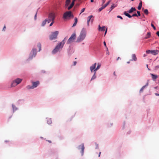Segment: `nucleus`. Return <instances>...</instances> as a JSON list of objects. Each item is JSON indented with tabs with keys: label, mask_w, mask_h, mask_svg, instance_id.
Wrapping results in <instances>:
<instances>
[{
	"label": "nucleus",
	"mask_w": 159,
	"mask_h": 159,
	"mask_svg": "<svg viewBox=\"0 0 159 159\" xmlns=\"http://www.w3.org/2000/svg\"><path fill=\"white\" fill-rule=\"evenodd\" d=\"M103 9H104L103 7H102V6L100 7V8H99V9H98V11H99V12H100L102 10H103Z\"/></svg>",
	"instance_id": "e433bc0d"
},
{
	"label": "nucleus",
	"mask_w": 159,
	"mask_h": 159,
	"mask_svg": "<svg viewBox=\"0 0 159 159\" xmlns=\"http://www.w3.org/2000/svg\"><path fill=\"white\" fill-rule=\"evenodd\" d=\"M46 120L48 124H50L52 123V120L51 118H47Z\"/></svg>",
	"instance_id": "393cba45"
},
{
	"label": "nucleus",
	"mask_w": 159,
	"mask_h": 159,
	"mask_svg": "<svg viewBox=\"0 0 159 159\" xmlns=\"http://www.w3.org/2000/svg\"><path fill=\"white\" fill-rule=\"evenodd\" d=\"M151 36V33L150 32H148L146 34V36L145 37V39H147L150 37Z\"/></svg>",
	"instance_id": "412c9836"
},
{
	"label": "nucleus",
	"mask_w": 159,
	"mask_h": 159,
	"mask_svg": "<svg viewBox=\"0 0 159 159\" xmlns=\"http://www.w3.org/2000/svg\"><path fill=\"white\" fill-rule=\"evenodd\" d=\"M142 7V2L141 0H140V2L139 4V6L138 7V9L139 10H140Z\"/></svg>",
	"instance_id": "4be33fe9"
},
{
	"label": "nucleus",
	"mask_w": 159,
	"mask_h": 159,
	"mask_svg": "<svg viewBox=\"0 0 159 159\" xmlns=\"http://www.w3.org/2000/svg\"><path fill=\"white\" fill-rule=\"evenodd\" d=\"M77 148L78 150H80V152L81 153V156H83L84 154L85 149L84 143H82L77 147Z\"/></svg>",
	"instance_id": "7ed1b4c3"
},
{
	"label": "nucleus",
	"mask_w": 159,
	"mask_h": 159,
	"mask_svg": "<svg viewBox=\"0 0 159 159\" xmlns=\"http://www.w3.org/2000/svg\"><path fill=\"white\" fill-rule=\"evenodd\" d=\"M6 26L5 25L4 26V27H3V30L4 31L5 30V29H6Z\"/></svg>",
	"instance_id": "13d9d810"
},
{
	"label": "nucleus",
	"mask_w": 159,
	"mask_h": 159,
	"mask_svg": "<svg viewBox=\"0 0 159 159\" xmlns=\"http://www.w3.org/2000/svg\"><path fill=\"white\" fill-rule=\"evenodd\" d=\"M48 152L50 156H53L57 154L58 151L57 148L50 149L48 150Z\"/></svg>",
	"instance_id": "20e7f679"
},
{
	"label": "nucleus",
	"mask_w": 159,
	"mask_h": 159,
	"mask_svg": "<svg viewBox=\"0 0 159 159\" xmlns=\"http://www.w3.org/2000/svg\"><path fill=\"white\" fill-rule=\"evenodd\" d=\"M46 141H48L49 143H52V141L50 140H45Z\"/></svg>",
	"instance_id": "a18cd8bd"
},
{
	"label": "nucleus",
	"mask_w": 159,
	"mask_h": 159,
	"mask_svg": "<svg viewBox=\"0 0 159 159\" xmlns=\"http://www.w3.org/2000/svg\"><path fill=\"white\" fill-rule=\"evenodd\" d=\"M12 107L13 108V110H14V108H15L14 105H12Z\"/></svg>",
	"instance_id": "680f3d73"
},
{
	"label": "nucleus",
	"mask_w": 159,
	"mask_h": 159,
	"mask_svg": "<svg viewBox=\"0 0 159 159\" xmlns=\"http://www.w3.org/2000/svg\"><path fill=\"white\" fill-rule=\"evenodd\" d=\"M96 77V75L95 73H94V75L92 77L91 79V80L95 79Z\"/></svg>",
	"instance_id": "7c9ffc66"
},
{
	"label": "nucleus",
	"mask_w": 159,
	"mask_h": 159,
	"mask_svg": "<svg viewBox=\"0 0 159 159\" xmlns=\"http://www.w3.org/2000/svg\"><path fill=\"white\" fill-rule=\"evenodd\" d=\"M76 38V34L75 33L73 34L67 41V43L69 44L73 42Z\"/></svg>",
	"instance_id": "6e6552de"
},
{
	"label": "nucleus",
	"mask_w": 159,
	"mask_h": 159,
	"mask_svg": "<svg viewBox=\"0 0 159 159\" xmlns=\"http://www.w3.org/2000/svg\"><path fill=\"white\" fill-rule=\"evenodd\" d=\"M90 1H91V2H93L94 1H93V0H91Z\"/></svg>",
	"instance_id": "69168bd1"
},
{
	"label": "nucleus",
	"mask_w": 159,
	"mask_h": 159,
	"mask_svg": "<svg viewBox=\"0 0 159 159\" xmlns=\"http://www.w3.org/2000/svg\"><path fill=\"white\" fill-rule=\"evenodd\" d=\"M52 22L50 24V25H49L50 26H51L53 25V23L54 22V20H52Z\"/></svg>",
	"instance_id": "c03bdc74"
},
{
	"label": "nucleus",
	"mask_w": 159,
	"mask_h": 159,
	"mask_svg": "<svg viewBox=\"0 0 159 159\" xmlns=\"http://www.w3.org/2000/svg\"><path fill=\"white\" fill-rule=\"evenodd\" d=\"M151 26L153 28V29L154 30H156V28L154 26V25L152 23L151 24Z\"/></svg>",
	"instance_id": "c9c22d12"
},
{
	"label": "nucleus",
	"mask_w": 159,
	"mask_h": 159,
	"mask_svg": "<svg viewBox=\"0 0 159 159\" xmlns=\"http://www.w3.org/2000/svg\"><path fill=\"white\" fill-rule=\"evenodd\" d=\"M94 143L95 144V145L96 146L95 149H99L98 144L96 142H94Z\"/></svg>",
	"instance_id": "c85d7f7f"
},
{
	"label": "nucleus",
	"mask_w": 159,
	"mask_h": 159,
	"mask_svg": "<svg viewBox=\"0 0 159 159\" xmlns=\"http://www.w3.org/2000/svg\"><path fill=\"white\" fill-rule=\"evenodd\" d=\"M103 44L106 47V48H107V50H108V48H107V47L106 46V42L105 41H104L103 42Z\"/></svg>",
	"instance_id": "ea45409f"
},
{
	"label": "nucleus",
	"mask_w": 159,
	"mask_h": 159,
	"mask_svg": "<svg viewBox=\"0 0 159 159\" xmlns=\"http://www.w3.org/2000/svg\"><path fill=\"white\" fill-rule=\"evenodd\" d=\"M37 54L36 50L35 49H32L30 53V56L29 57L30 59H32L33 57H35Z\"/></svg>",
	"instance_id": "1a4fd4ad"
},
{
	"label": "nucleus",
	"mask_w": 159,
	"mask_h": 159,
	"mask_svg": "<svg viewBox=\"0 0 159 159\" xmlns=\"http://www.w3.org/2000/svg\"><path fill=\"white\" fill-rule=\"evenodd\" d=\"M70 2V0H66L65 2V7L66 8L67 7H68Z\"/></svg>",
	"instance_id": "4468645a"
},
{
	"label": "nucleus",
	"mask_w": 159,
	"mask_h": 159,
	"mask_svg": "<svg viewBox=\"0 0 159 159\" xmlns=\"http://www.w3.org/2000/svg\"><path fill=\"white\" fill-rule=\"evenodd\" d=\"M146 56H147V55L146 54H144V55H143V57H145Z\"/></svg>",
	"instance_id": "0e129e2a"
},
{
	"label": "nucleus",
	"mask_w": 159,
	"mask_h": 159,
	"mask_svg": "<svg viewBox=\"0 0 159 159\" xmlns=\"http://www.w3.org/2000/svg\"><path fill=\"white\" fill-rule=\"evenodd\" d=\"M124 14L125 16L129 18H130L132 17V16H131L129 13H127L126 11H125Z\"/></svg>",
	"instance_id": "5701e85b"
},
{
	"label": "nucleus",
	"mask_w": 159,
	"mask_h": 159,
	"mask_svg": "<svg viewBox=\"0 0 159 159\" xmlns=\"http://www.w3.org/2000/svg\"><path fill=\"white\" fill-rule=\"evenodd\" d=\"M117 6L116 5H115V4H113L111 6V7H110L111 11L113 9H114L115 7H116Z\"/></svg>",
	"instance_id": "cd10ccee"
},
{
	"label": "nucleus",
	"mask_w": 159,
	"mask_h": 159,
	"mask_svg": "<svg viewBox=\"0 0 159 159\" xmlns=\"http://www.w3.org/2000/svg\"><path fill=\"white\" fill-rule=\"evenodd\" d=\"M15 81L16 82L17 84H18L21 82L22 81V79L20 78H17L15 80Z\"/></svg>",
	"instance_id": "dca6fc26"
},
{
	"label": "nucleus",
	"mask_w": 159,
	"mask_h": 159,
	"mask_svg": "<svg viewBox=\"0 0 159 159\" xmlns=\"http://www.w3.org/2000/svg\"><path fill=\"white\" fill-rule=\"evenodd\" d=\"M136 10V9L135 7H132L129 11H128V12L129 13H131L135 11Z\"/></svg>",
	"instance_id": "a211bd4d"
},
{
	"label": "nucleus",
	"mask_w": 159,
	"mask_h": 159,
	"mask_svg": "<svg viewBox=\"0 0 159 159\" xmlns=\"http://www.w3.org/2000/svg\"><path fill=\"white\" fill-rule=\"evenodd\" d=\"M155 94L156 96H159V94H158L157 93H156Z\"/></svg>",
	"instance_id": "e2e57ef3"
},
{
	"label": "nucleus",
	"mask_w": 159,
	"mask_h": 159,
	"mask_svg": "<svg viewBox=\"0 0 159 159\" xmlns=\"http://www.w3.org/2000/svg\"><path fill=\"white\" fill-rule=\"evenodd\" d=\"M39 83V81H37L35 82H32V88L34 89V88L36 87Z\"/></svg>",
	"instance_id": "9b49d317"
},
{
	"label": "nucleus",
	"mask_w": 159,
	"mask_h": 159,
	"mask_svg": "<svg viewBox=\"0 0 159 159\" xmlns=\"http://www.w3.org/2000/svg\"><path fill=\"white\" fill-rule=\"evenodd\" d=\"M93 17V16L92 15L88 17L87 18V25H88L89 26V23L90 20L91 18Z\"/></svg>",
	"instance_id": "f3484780"
},
{
	"label": "nucleus",
	"mask_w": 159,
	"mask_h": 159,
	"mask_svg": "<svg viewBox=\"0 0 159 159\" xmlns=\"http://www.w3.org/2000/svg\"><path fill=\"white\" fill-rule=\"evenodd\" d=\"M47 19H45L43 22L42 25V26H44L45 25V24L46 23V22H47Z\"/></svg>",
	"instance_id": "2f4dec72"
},
{
	"label": "nucleus",
	"mask_w": 159,
	"mask_h": 159,
	"mask_svg": "<svg viewBox=\"0 0 159 159\" xmlns=\"http://www.w3.org/2000/svg\"><path fill=\"white\" fill-rule=\"evenodd\" d=\"M55 18V14L53 13H50L48 16V18L52 20H54Z\"/></svg>",
	"instance_id": "9d476101"
},
{
	"label": "nucleus",
	"mask_w": 159,
	"mask_h": 159,
	"mask_svg": "<svg viewBox=\"0 0 159 159\" xmlns=\"http://www.w3.org/2000/svg\"><path fill=\"white\" fill-rule=\"evenodd\" d=\"M155 68L156 69H158L159 68V65H157L155 66Z\"/></svg>",
	"instance_id": "09e8293b"
},
{
	"label": "nucleus",
	"mask_w": 159,
	"mask_h": 159,
	"mask_svg": "<svg viewBox=\"0 0 159 159\" xmlns=\"http://www.w3.org/2000/svg\"><path fill=\"white\" fill-rule=\"evenodd\" d=\"M132 57L133 60H134L135 61H136L137 60V58L135 54H133L132 55Z\"/></svg>",
	"instance_id": "aec40b11"
},
{
	"label": "nucleus",
	"mask_w": 159,
	"mask_h": 159,
	"mask_svg": "<svg viewBox=\"0 0 159 159\" xmlns=\"http://www.w3.org/2000/svg\"><path fill=\"white\" fill-rule=\"evenodd\" d=\"M98 70V69H97V68H95V69H94L93 70V71L94 72V73H95V74H96V71Z\"/></svg>",
	"instance_id": "a19ab883"
},
{
	"label": "nucleus",
	"mask_w": 159,
	"mask_h": 159,
	"mask_svg": "<svg viewBox=\"0 0 159 159\" xmlns=\"http://www.w3.org/2000/svg\"><path fill=\"white\" fill-rule=\"evenodd\" d=\"M159 52V51L157 50H148L146 51V52L147 54L151 53L152 54L154 55H157Z\"/></svg>",
	"instance_id": "0eeeda50"
},
{
	"label": "nucleus",
	"mask_w": 159,
	"mask_h": 159,
	"mask_svg": "<svg viewBox=\"0 0 159 159\" xmlns=\"http://www.w3.org/2000/svg\"><path fill=\"white\" fill-rule=\"evenodd\" d=\"M96 63H95L90 67V69L91 72H93V70L96 68Z\"/></svg>",
	"instance_id": "f8f14e48"
},
{
	"label": "nucleus",
	"mask_w": 159,
	"mask_h": 159,
	"mask_svg": "<svg viewBox=\"0 0 159 159\" xmlns=\"http://www.w3.org/2000/svg\"><path fill=\"white\" fill-rule=\"evenodd\" d=\"M28 89H33V88H32V86H31L30 85H28L26 87Z\"/></svg>",
	"instance_id": "f704fd0d"
},
{
	"label": "nucleus",
	"mask_w": 159,
	"mask_h": 159,
	"mask_svg": "<svg viewBox=\"0 0 159 159\" xmlns=\"http://www.w3.org/2000/svg\"><path fill=\"white\" fill-rule=\"evenodd\" d=\"M56 159H59L58 158V157L57 156L56 157Z\"/></svg>",
	"instance_id": "774afa93"
},
{
	"label": "nucleus",
	"mask_w": 159,
	"mask_h": 159,
	"mask_svg": "<svg viewBox=\"0 0 159 159\" xmlns=\"http://www.w3.org/2000/svg\"><path fill=\"white\" fill-rule=\"evenodd\" d=\"M132 16H138V15L136 14L135 13V14H133Z\"/></svg>",
	"instance_id": "de8ad7c7"
},
{
	"label": "nucleus",
	"mask_w": 159,
	"mask_h": 159,
	"mask_svg": "<svg viewBox=\"0 0 159 159\" xmlns=\"http://www.w3.org/2000/svg\"><path fill=\"white\" fill-rule=\"evenodd\" d=\"M101 66V64L100 63H98L97 66L96 67L97 69H99L100 68Z\"/></svg>",
	"instance_id": "72a5a7b5"
},
{
	"label": "nucleus",
	"mask_w": 159,
	"mask_h": 159,
	"mask_svg": "<svg viewBox=\"0 0 159 159\" xmlns=\"http://www.w3.org/2000/svg\"><path fill=\"white\" fill-rule=\"evenodd\" d=\"M144 13L145 14H146V15H148V10L147 9H145V10H144Z\"/></svg>",
	"instance_id": "473e14b6"
},
{
	"label": "nucleus",
	"mask_w": 159,
	"mask_h": 159,
	"mask_svg": "<svg viewBox=\"0 0 159 159\" xmlns=\"http://www.w3.org/2000/svg\"><path fill=\"white\" fill-rule=\"evenodd\" d=\"M105 28L106 27L105 26L101 27L100 25H99L98 30L101 31H104L105 29Z\"/></svg>",
	"instance_id": "2eb2a0df"
},
{
	"label": "nucleus",
	"mask_w": 159,
	"mask_h": 159,
	"mask_svg": "<svg viewBox=\"0 0 159 159\" xmlns=\"http://www.w3.org/2000/svg\"><path fill=\"white\" fill-rule=\"evenodd\" d=\"M151 75L152 76V79L153 80H155L157 79L158 77V76L157 75H154L153 74H151Z\"/></svg>",
	"instance_id": "6ab92c4d"
},
{
	"label": "nucleus",
	"mask_w": 159,
	"mask_h": 159,
	"mask_svg": "<svg viewBox=\"0 0 159 159\" xmlns=\"http://www.w3.org/2000/svg\"><path fill=\"white\" fill-rule=\"evenodd\" d=\"M9 142V141H8V140H6L5 141H4V142L5 143H7V142Z\"/></svg>",
	"instance_id": "603ef678"
},
{
	"label": "nucleus",
	"mask_w": 159,
	"mask_h": 159,
	"mask_svg": "<svg viewBox=\"0 0 159 159\" xmlns=\"http://www.w3.org/2000/svg\"><path fill=\"white\" fill-rule=\"evenodd\" d=\"M117 17L118 18H120V19H121V20H122V19H123V18H122V17L121 16H117Z\"/></svg>",
	"instance_id": "49530a36"
},
{
	"label": "nucleus",
	"mask_w": 159,
	"mask_h": 159,
	"mask_svg": "<svg viewBox=\"0 0 159 159\" xmlns=\"http://www.w3.org/2000/svg\"><path fill=\"white\" fill-rule=\"evenodd\" d=\"M86 35V31L85 29L83 28L80 34L77 39V42H80L83 40Z\"/></svg>",
	"instance_id": "f03ea898"
},
{
	"label": "nucleus",
	"mask_w": 159,
	"mask_h": 159,
	"mask_svg": "<svg viewBox=\"0 0 159 159\" xmlns=\"http://www.w3.org/2000/svg\"><path fill=\"white\" fill-rule=\"evenodd\" d=\"M72 17L73 18V16L72 15L71 12L70 11H66L63 15V18L64 19H66L68 18H70Z\"/></svg>",
	"instance_id": "423d86ee"
},
{
	"label": "nucleus",
	"mask_w": 159,
	"mask_h": 159,
	"mask_svg": "<svg viewBox=\"0 0 159 159\" xmlns=\"http://www.w3.org/2000/svg\"><path fill=\"white\" fill-rule=\"evenodd\" d=\"M77 62L76 61H74V66H75L76 65V64Z\"/></svg>",
	"instance_id": "5fc2aeb1"
},
{
	"label": "nucleus",
	"mask_w": 159,
	"mask_h": 159,
	"mask_svg": "<svg viewBox=\"0 0 159 159\" xmlns=\"http://www.w3.org/2000/svg\"><path fill=\"white\" fill-rule=\"evenodd\" d=\"M127 63H128V64H129L130 63V62L129 61H128L127 62Z\"/></svg>",
	"instance_id": "338daca9"
},
{
	"label": "nucleus",
	"mask_w": 159,
	"mask_h": 159,
	"mask_svg": "<svg viewBox=\"0 0 159 159\" xmlns=\"http://www.w3.org/2000/svg\"><path fill=\"white\" fill-rule=\"evenodd\" d=\"M75 0H73L70 6L68 7L67 9L68 10H70L73 7L75 4Z\"/></svg>",
	"instance_id": "ddd939ff"
},
{
	"label": "nucleus",
	"mask_w": 159,
	"mask_h": 159,
	"mask_svg": "<svg viewBox=\"0 0 159 159\" xmlns=\"http://www.w3.org/2000/svg\"><path fill=\"white\" fill-rule=\"evenodd\" d=\"M67 39L65 37L61 42L58 43L57 45L52 50V52L53 54H55L62 48Z\"/></svg>",
	"instance_id": "f257e3e1"
},
{
	"label": "nucleus",
	"mask_w": 159,
	"mask_h": 159,
	"mask_svg": "<svg viewBox=\"0 0 159 159\" xmlns=\"http://www.w3.org/2000/svg\"><path fill=\"white\" fill-rule=\"evenodd\" d=\"M77 22H78L77 19L76 17H75V22L74 23V24H73V25H72V27H74V26H75L76 25L77 23Z\"/></svg>",
	"instance_id": "b1692460"
},
{
	"label": "nucleus",
	"mask_w": 159,
	"mask_h": 159,
	"mask_svg": "<svg viewBox=\"0 0 159 159\" xmlns=\"http://www.w3.org/2000/svg\"><path fill=\"white\" fill-rule=\"evenodd\" d=\"M107 28L106 30V31L105 32V34H106L107 32Z\"/></svg>",
	"instance_id": "052dcab7"
},
{
	"label": "nucleus",
	"mask_w": 159,
	"mask_h": 159,
	"mask_svg": "<svg viewBox=\"0 0 159 159\" xmlns=\"http://www.w3.org/2000/svg\"><path fill=\"white\" fill-rule=\"evenodd\" d=\"M137 13L138 14V15H137L138 16H140V12L139 11H137Z\"/></svg>",
	"instance_id": "37998d69"
},
{
	"label": "nucleus",
	"mask_w": 159,
	"mask_h": 159,
	"mask_svg": "<svg viewBox=\"0 0 159 159\" xmlns=\"http://www.w3.org/2000/svg\"><path fill=\"white\" fill-rule=\"evenodd\" d=\"M106 0H102V4H103L105 2Z\"/></svg>",
	"instance_id": "8fccbe9b"
},
{
	"label": "nucleus",
	"mask_w": 159,
	"mask_h": 159,
	"mask_svg": "<svg viewBox=\"0 0 159 159\" xmlns=\"http://www.w3.org/2000/svg\"><path fill=\"white\" fill-rule=\"evenodd\" d=\"M111 2V0H110V1H109L107 3L105 4L106 5V6H107Z\"/></svg>",
	"instance_id": "58836bf2"
},
{
	"label": "nucleus",
	"mask_w": 159,
	"mask_h": 159,
	"mask_svg": "<svg viewBox=\"0 0 159 159\" xmlns=\"http://www.w3.org/2000/svg\"><path fill=\"white\" fill-rule=\"evenodd\" d=\"M156 34L159 37V31H157V32Z\"/></svg>",
	"instance_id": "3c124183"
},
{
	"label": "nucleus",
	"mask_w": 159,
	"mask_h": 159,
	"mask_svg": "<svg viewBox=\"0 0 159 159\" xmlns=\"http://www.w3.org/2000/svg\"><path fill=\"white\" fill-rule=\"evenodd\" d=\"M119 59H121L120 58V57H118L117 58V61H118V60H119Z\"/></svg>",
	"instance_id": "bf43d9fd"
},
{
	"label": "nucleus",
	"mask_w": 159,
	"mask_h": 159,
	"mask_svg": "<svg viewBox=\"0 0 159 159\" xmlns=\"http://www.w3.org/2000/svg\"><path fill=\"white\" fill-rule=\"evenodd\" d=\"M58 33V31H55L52 33L49 36L50 39L52 40L57 39Z\"/></svg>",
	"instance_id": "39448f33"
},
{
	"label": "nucleus",
	"mask_w": 159,
	"mask_h": 159,
	"mask_svg": "<svg viewBox=\"0 0 159 159\" xmlns=\"http://www.w3.org/2000/svg\"><path fill=\"white\" fill-rule=\"evenodd\" d=\"M37 47L39 48V51L41 50V45L40 43H38L37 45Z\"/></svg>",
	"instance_id": "c756f323"
},
{
	"label": "nucleus",
	"mask_w": 159,
	"mask_h": 159,
	"mask_svg": "<svg viewBox=\"0 0 159 159\" xmlns=\"http://www.w3.org/2000/svg\"><path fill=\"white\" fill-rule=\"evenodd\" d=\"M85 10V8H83L81 10V13H80V14L82 12H84V11Z\"/></svg>",
	"instance_id": "79ce46f5"
},
{
	"label": "nucleus",
	"mask_w": 159,
	"mask_h": 159,
	"mask_svg": "<svg viewBox=\"0 0 159 159\" xmlns=\"http://www.w3.org/2000/svg\"><path fill=\"white\" fill-rule=\"evenodd\" d=\"M101 154V152H100L99 153V154H98V157H100V156Z\"/></svg>",
	"instance_id": "4d7b16f0"
},
{
	"label": "nucleus",
	"mask_w": 159,
	"mask_h": 159,
	"mask_svg": "<svg viewBox=\"0 0 159 159\" xmlns=\"http://www.w3.org/2000/svg\"><path fill=\"white\" fill-rule=\"evenodd\" d=\"M148 83H147V84H146L144 85V86H143L141 88V89H140V92H142L144 89V88H145V87L146 86H148Z\"/></svg>",
	"instance_id": "bb28decb"
},
{
	"label": "nucleus",
	"mask_w": 159,
	"mask_h": 159,
	"mask_svg": "<svg viewBox=\"0 0 159 159\" xmlns=\"http://www.w3.org/2000/svg\"><path fill=\"white\" fill-rule=\"evenodd\" d=\"M46 19L47 20V22L48 23H50L51 22V20H50L49 18L48 19Z\"/></svg>",
	"instance_id": "4c0bfd02"
},
{
	"label": "nucleus",
	"mask_w": 159,
	"mask_h": 159,
	"mask_svg": "<svg viewBox=\"0 0 159 159\" xmlns=\"http://www.w3.org/2000/svg\"><path fill=\"white\" fill-rule=\"evenodd\" d=\"M37 14V12L36 13V14L35 15V16H34V19H35V20H36V19Z\"/></svg>",
	"instance_id": "864d4df0"
},
{
	"label": "nucleus",
	"mask_w": 159,
	"mask_h": 159,
	"mask_svg": "<svg viewBox=\"0 0 159 159\" xmlns=\"http://www.w3.org/2000/svg\"><path fill=\"white\" fill-rule=\"evenodd\" d=\"M17 84L16 82L15 81V80L12 82V83L11 84V87H15L17 85Z\"/></svg>",
	"instance_id": "a878e982"
},
{
	"label": "nucleus",
	"mask_w": 159,
	"mask_h": 159,
	"mask_svg": "<svg viewBox=\"0 0 159 159\" xmlns=\"http://www.w3.org/2000/svg\"><path fill=\"white\" fill-rule=\"evenodd\" d=\"M102 6L104 8H105L106 7H107V6H106L105 5H102Z\"/></svg>",
	"instance_id": "6e6d98bb"
}]
</instances>
